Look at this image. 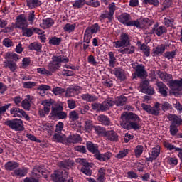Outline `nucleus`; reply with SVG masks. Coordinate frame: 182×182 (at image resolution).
<instances>
[{"label": "nucleus", "mask_w": 182, "mask_h": 182, "mask_svg": "<svg viewBox=\"0 0 182 182\" xmlns=\"http://www.w3.org/2000/svg\"><path fill=\"white\" fill-rule=\"evenodd\" d=\"M156 86L158 87V92L160 93L161 96L163 97H167L168 96V87L166 84L163 83V82H159L156 83Z\"/></svg>", "instance_id": "nucleus-16"}, {"label": "nucleus", "mask_w": 182, "mask_h": 182, "mask_svg": "<svg viewBox=\"0 0 182 182\" xmlns=\"http://www.w3.org/2000/svg\"><path fill=\"white\" fill-rule=\"evenodd\" d=\"M143 151H144V147L143 145H137L134 150L135 157H136V159H139V157L141 156V154H143Z\"/></svg>", "instance_id": "nucleus-43"}, {"label": "nucleus", "mask_w": 182, "mask_h": 182, "mask_svg": "<svg viewBox=\"0 0 182 182\" xmlns=\"http://www.w3.org/2000/svg\"><path fill=\"white\" fill-rule=\"evenodd\" d=\"M161 107L163 112H167V110H171L173 107L168 102L165 101L161 105Z\"/></svg>", "instance_id": "nucleus-59"}, {"label": "nucleus", "mask_w": 182, "mask_h": 182, "mask_svg": "<svg viewBox=\"0 0 182 182\" xmlns=\"http://www.w3.org/2000/svg\"><path fill=\"white\" fill-rule=\"evenodd\" d=\"M68 117L71 122H76V120L79 119V114L73 110L69 113Z\"/></svg>", "instance_id": "nucleus-53"}, {"label": "nucleus", "mask_w": 182, "mask_h": 182, "mask_svg": "<svg viewBox=\"0 0 182 182\" xmlns=\"http://www.w3.org/2000/svg\"><path fill=\"white\" fill-rule=\"evenodd\" d=\"M114 48L119 49V48H124V46H129L130 45V37L129 34L126 33H122L119 37V40L112 42Z\"/></svg>", "instance_id": "nucleus-6"}, {"label": "nucleus", "mask_w": 182, "mask_h": 182, "mask_svg": "<svg viewBox=\"0 0 182 182\" xmlns=\"http://www.w3.org/2000/svg\"><path fill=\"white\" fill-rule=\"evenodd\" d=\"M112 156H113L112 152L107 151L104 154H100V151L95 157L96 160H98L99 161H109V160L112 159Z\"/></svg>", "instance_id": "nucleus-17"}, {"label": "nucleus", "mask_w": 182, "mask_h": 182, "mask_svg": "<svg viewBox=\"0 0 182 182\" xmlns=\"http://www.w3.org/2000/svg\"><path fill=\"white\" fill-rule=\"evenodd\" d=\"M30 50H36V52H42V44L39 43H31L29 46Z\"/></svg>", "instance_id": "nucleus-41"}, {"label": "nucleus", "mask_w": 182, "mask_h": 182, "mask_svg": "<svg viewBox=\"0 0 182 182\" xmlns=\"http://www.w3.org/2000/svg\"><path fill=\"white\" fill-rule=\"evenodd\" d=\"M97 120L102 126H112V121L110 120V118L105 114H100L98 116Z\"/></svg>", "instance_id": "nucleus-27"}, {"label": "nucleus", "mask_w": 182, "mask_h": 182, "mask_svg": "<svg viewBox=\"0 0 182 182\" xmlns=\"http://www.w3.org/2000/svg\"><path fill=\"white\" fill-rule=\"evenodd\" d=\"M127 101V98L124 95H121L115 102L114 105L116 106H124L126 105V102Z\"/></svg>", "instance_id": "nucleus-47"}, {"label": "nucleus", "mask_w": 182, "mask_h": 182, "mask_svg": "<svg viewBox=\"0 0 182 182\" xmlns=\"http://www.w3.org/2000/svg\"><path fill=\"white\" fill-rule=\"evenodd\" d=\"M104 137H105L106 140H109V141H119V135L114 130L105 131Z\"/></svg>", "instance_id": "nucleus-15"}, {"label": "nucleus", "mask_w": 182, "mask_h": 182, "mask_svg": "<svg viewBox=\"0 0 182 182\" xmlns=\"http://www.w3.org/2000/svg\"><path fill=\"white\" fill-rule=\"evenodd\" d=\"M12 106L11 103L4 104L3 106H0V120H2V117L9 110V107Z\"/></svg>", "instance_id": "nucleus-46"}, {"label": "nucleus", "mask_w": 182, "mask_h": 182, "mask_svg": "<svg viewBox=\"0 0 182 182\" xmlns=\"http://www.w3.org/2000/svg\"><path fill=\"white\" fill-rule=\"evenodd\" d=\"M139 48L141 50H142L146 58H149V56H150V47L147 46V45L144 43L141 44Z\"/></svg>", "instance_id": "nucleus-51"}, {"label": "nucleus", "mask_w": 182, "mask_h": 182, "mask_svg": "<svg viewBox=\"0 0 182 182\" xmlns=\"http://www.w3.org/2000/svg\"><path fill=\"white\" fill-rule=\"evenodd\" d=\"M5 125L8 126L15 132H23L25 127H23V121L17 118L13 119H6Z\"/></svg>", "instance_id": "nucleus-5"}, {"label": "nucleus", "mask_w": 182, "mask_h": 182, "mask_svg": "<svg viewBox=\"0 0 182 182\" xmlns=\"http://www.w3.org/2000/svg\"><path fill=\"white\" fill-rule=\"evenodd\" d=\"M86 5L92 6V8H98V6H100V1H99V0L87 1Z\"/></svg>", "instance_id": "nucleus-56"}, {"label": "nucleus", "mask_w": 182, "mask_h": 182, "mask_svg": "<svg viewBox=\"0 0 182 182\" xmlns=\"http://www.w3.org/2000/svg\"><path fill=\"white\" fill-rule=\"evenodd\" d=\"M31 65V58H23L22 60V65L21 68H23V69H26V68L29 67V65Z\"/></svg>", "instance_id": "nucleus-63"}, {"label": "nucleus", "mask_w": 182, "mask_h": 182, "mask_svg": "<svg viewBox=\"0 0 182 182\" xmlns=\"http://www.w3.org/2000/svg\"><path fill=\"white\" fill-rule=\"evenodd\" d=\"M69 177V173L65 170H55L51 174V178L54 182H65Z\"/></svg>", "instance_id": "nucleus-7"}, {"label": "nucleus", "mask_w": 182, "mask_h": 182, "mask_svg": "<svg viewBox=\"0 0 182 182\" xmlns=\"http://www.w3.org/2000/svg\"><path fill=\"white\" fill-rule=\"evenodd\" d=\"M120 126L126 130H140L141 119L133 112H124L120 117Z\"/></svg>", "instance_id": "nucleus-1"}, {"label": "nucleus", "mask_w": 182, "mask_h": 182, "mask_svg": "<svg viewBox=\"0 0 182 182\" xmlns=\"http://www.w3.org/2000/svg\"><path fill=\"white\" fill-rule=\"evenodd\" d=\"M127 26H134L135 28H137V29H144V26H141L140 23V18L136 20H129Z\"/></svg>", "instance_id": "nucleus-33"}, {"label": "nucleus", "mask_w": 182, "mask_h": 182, "mask_svg": "<svg viewBox=\"0 0 182 182\" xmlns=\"http://www.w3.org/2000/svg\"><path fill=\"white\" fill-rule=\"evenodd\" d=\"M154 33L159 37L161 36L164 33H167V28L164 26H161Z\"/></svg>", "instance_id": "nucleus-50"}, {"label": "nucleus", "mask_w": 182, "mask_h": 182, "mask_svg": "<svg viewBox=\"0 0 182 182\" xmlns=\"http://www.w3.org/2000/svg\"><path fill=\"white\" fill-rule=\"evenodd\" d=\"M5 68H9L11 72H15L16 69H17L16 63L7 60L4 62Z\"/></svg>", "instance_id": "nucleus-36"}, {"label": "nucleus", "mask_w": 182, "mask_h": 182, "mask_svg": "<svg viewBox=\"0 0 182 182\" xmlns=\"http://www.w3.org/2000/svg\"><path fill=\"white\" fill-rule=\"evenodd\" d=\"M86 147L90 153L94 154V157H95V156L97 155L98 153L100 151L99 150V145L90 141H86Z\"/></svg>", "instance_id": "nucleus-14"}, {"label": "nucleus", "mask_w": 182, "mask_h": 182, "mask_svg": "<svg viewBox=\"0 0 182 182\" xmlns=\"http://www.w3.org/2000/svg\"><path fill=\"white\" fill-rule=\"evenodd\" d=\"M48 43L53 45V46H59L62 43V38L53 36L49 40Z\"/></svg>", "instance_id": "nucleus-42"}, {"label": "nucleus", "mask_w": 182, "mask_h": 182, "mask_svg": "<svg viewBox=\"0 0 182 182\" xmlns=\"http://www.w3.org/2000/svg\"><path fill=\"white\" fill-rule=\"evenodd\" d=\"M5 59H13L15 62H18V60L19 59V55L14 53H6L5 55Z\"/></svg>", "instance_id": "nucleus-49"}, {"label": "nucleus", "mask_w": 182, "mask_h": 182, "mask_svg": "<svg viewBox=\"0 0 182 182\" xmlns=\"http://www.w3.org/2000/svg\"><path fill=\"white\" fill-rule=\"evenodd\" d=\"M43 25L46 29H49L55 25V21L51 18H47L43 20Z\"/></svg>", "instance_id": "nucleus-44"}, {"label": "nucleus", "mask_w": 182, "mask_h": 182, "mask_svg": "<svg viewBox=\"0 0 182 182\" xmlns=\"http://www.w3.org/2000/svg\"><path fill=\"white\" fill-rule=\"evenodd\" d=\"M105 19H108L107 23H113V19H114V16L113 14H111V13H109V11H106L105 13H102L99 16V21L101 22H103Z\"/></svg>", "instance_id": "nucleus-22"}, {"label": "nucleus", "mask_w": 182, "mask_h": 182, "mask_svg": "<svg viewBox=\"0 0 182 182\" xmlns=\"http://www.w3.org/2000/svg\"><path fill=\"white\" fill-rule=\"evenodd\" d=\"M169 87L171 90H182V79L178 80H171L169 81Z\"/></svg>", "instance_id": "nucleus-19"}, {"label": "nucleus", "mask_w": 182, "mask_h": 182, "mask_svg": "<svg viewBox=\"0 0 182 182\" xmlns=\"http://www.w3.org/2000/svg\"><path fill=\"white\" fill-rule=\"evenodd\" d=\"M31 102H32V98H31L30 95H27L26 97L21 102V106L24 110H27V112L31 110Z\"/></svg>", "instance_id": "nucleus-28"}, {"label": "nucleus", "mask_w": 182, "mask_h": 182, "mask_svg": "<svg viewBox=\"0 0 182 182\" xmlns=\"http://www.w3.org/2000/svg\"><path fill=\"white\" fill-rule=\"evenodd\" d=\"M124 48L118 50L119 53H122V55H133L136 50V47L130 45L124 46Z\"/></svg>", "instance_id": "nucleus-24"}, {"label": "nucleus", "mask_w": 182, "mask_h": 182, "mask_svg": "<svg viewBox=\"0 0 182 182\" xmlns=\"http://www.w3.org/2000/svg\"><path fill=\"white\" fill-rule=\"evenodd\" d=\"M127 154H129V149H125L122 151H120L116 156V159H124V157H126V156H127Z\"/></svg>", "instance_id": "nucleus-57"}, {"label": "nucleus", "mask_w": 182, "mask_h": 182, "mask_svg": "<svg viewBox=\"0 0 182 182\" xmlns=\"http://www.w3.org/2000/svg\"><path fill=\"white\" fill-rule=\"evenodd\" d=\"M23 31V35L24 36H27V38H31V36H32V35H33V28H24L23 29H22Z\"/></svg>", "instance_id": "nucleus-58"}, {"label": "nucleus", "mask_w": 182, "mask_h": 182, "mask_svg": "<svg viewBox=\"0 0 182 182\" xmlns=\"http://www.w3.org/2000/svg\"><path fill=\"white\" fill-rule=\"evenodd\" d=\"M169 133L171 136H177V133H178V127L176 124H171L169 126Z\"/></svg>", "instance_id": "nucleus-52"}, {"label": "nucleus", "mask_w": 182, "mask_h": 182, "mask_svg": "<svg viewBox=\"0 0 182 182\" xmlns=\"http://www.w3.org/2000/svg\"><path fill=\"white\" fill-rule=\"evenodd\" d=\"M80 135L79 134H73V135H70L68 137L65 138V144H76L77 143H79L80 141Z\"/></svg>", "instance_id": "nucleus-26"}, {"label": "nucleus", "mask_w": 182, "mask_h": 182, "mask_svg": "<svg viewBox=\"0 0 182 182\" xmlns=\"http://www.w3.org/2000/svg\"><path fill=\"white\" fill-rule=\"evenodd\" d=\"M97 32H100V26L99 23H95L91 26L87 27L84 33L83 42L85 43H90V40L93 35H96Z\"/></svg>", "instance_id": "nucleus-4"}, {"label": "nucleus", "mask_w": 182, "mask_h": 182, "mask_svg": "<svg viewBox=\"0 0 182 182\" xmlns=\"http://www.w3.org/2000/svg\"><path fill=\"white\" fill-rule=\"evenodd\" d=\"M93 129L96 134H97L98 136H101L102 137H105V134L107 131L105 127H102L100 126H94Z\"/></svg>", "instance_id": "nucleus-39"}, {"label": "nucleus", "mask_w": 182, "mask_h": 182, "mask_svg": "<svg viewBox=\"0 0 182 182\" xmlns=\"http://www.w3.org/2000/svg\"><path fill=\"white\" fill-rule=\"evenodd\" d=\"M161 150V148L160 147V146H156L155 147L151 149V151H150L149 152V156H152L153 157H154L155 159H157V157H159V156H160V151Z\"/></svg>", "instance_id": "nucleus-35"}, {"label": "nucleus", "mask_w": 182, "mask_h": 182, "mask_svg": "<svg viewBox=\"0 0 182 182\" xmlns=\"http://www.w3.org/2000/svg\"><path fill=\"white\" fill-rule=\"evenodd\" d=\"M81 99L85 102H88V103H93V102H96V100H97V97L95 95L87 93L82 94L81 95Z\"/></svg>", "instance_id": "nucleus-31"}, {"label": "nucleus", "mask_w": 182, "mask_h": 182, "mask_svg": "<svg viewBox=\"0 0 182 182\" xmlns=\"http://www.w3.org/2000/svg\"><path fill=\"white\" fill-rule=\"evenodd\" d=\"M19 167V163L15 161H9L4 164V168L6 171H14Z\"/></svg>", "instance_id": "nucleus-21"}, {"label": "nucleus", "mask_w": 182, "mask_h": 182, "mask_svg": "<svg viewBox=\"0 0 182 182\" xmlns=\"http://www.w3.org/2000/svg\"><path fill=\"white\" fill-rule=\"evenodd\" d=\"M10 114L13 115V117H25L26 120H30L31 117L26 114V112L23 109L18 107H13L10 109Z\"/></svg>", "instance_id": "nucleus-9"}, {"label": "nucleus", "mask_w": 182, "mask_h": 182, "mask_svg": "<svg viewBox=\"0 0 182 182\" xmlns=\"http://www.w3.org/2000/svg\"><path fill=\"white\" fill-rule=\"evenodd\" d=\"M102 105L104 112H106V110H109L110 107L114 106V101H113L112 98H107L102 102Z\"/></svg>", "instance_id": "nucleus-29"}, {"label": "nucleus", "mask_w": 182, "mask_h": 182, "mask_svg": "<svg viewBox=\"0 0 182 182\" xmlns=\"http://www.w3.org/2000/svg\"><path fill=\"white\" fill-rule=\"evenodd\" d=\"M160 106L161 107V104L159 102H156L154 107L146 103L141 104L143 110L149 114H152V116H159V114H160Z\"/></svg>", "instance_id": "nucleus-8"}, {"label": "nucleus", "mask_w": 182, "mask_h": 182, "mask_svg": "<svg viewBox=\"0 0 182 182\" xmlns=\"http://www.w3.org/2000/svg\"><path fill=\"white\" fill-rule=\"evenodd\" d=\"M166 51V46L160 45L153 49V54L154 56H161L163 53Z\"/></svg>", "instance_id": "nucleus-32"}, {"label": "nucleus", "mask_w": 182, "mask_h": 182, "mask_svg": "<svg viewBox=\"0 0 182 182\" xmlns=\"http://www.w3.org/2000/svg\"><path fill=\"white\" fill-rule=\"evenodd\" d=\"M114 75L119 79V80H126V72L120 68H115L113 70Z\"/></svg>", "instance_id": "nucleus-23"}, {"label": "nucleus", "mask_w": 182, "mask_h": 182, "mask_svg": "<svg viewBox=\"0 0 182 182\" xmlns=\"http://www.w3.org/2000/svg\"><path fill=\"white\" fill-rule=\"evenodd\" d=\"M16 26L18 29H25L28 28V20L25 16V14H20L16 17Z\"/></svg>", "instance_id": "nucleus-10"}, {"label": "nucleus", "mask_w": 182, "mask_h": 182, "mask_svg": "<svg viewBox=\"0 0 182 182\" xmlns=\"http://www.w3.org/2000/svg\"><path fill=\"white\" fill-rule=\"evenodd\" d=\"M141 92L146 95H154V90L150 86L149 80H144L140 84Z\"/></svg>", "instance_id": "nucleus-11"}, {"label": "nucleus", "mask_w": 182, "mask_h": 182, "mask_svg": "<svg viewBox=\"0 0 182 182\" xmlns=\"http://www.w3.org/2000/svg\"><path fill=\"white\" fill-rule=\"evenodd\" d=\"M87 2V1L86 0H75L73 3V6L74 9H80V8H83L86 5Z\"/></svg>", "instance_id": "nucleus-40"}, {"label": "nucleus", "mask_w": 182, "mask_h": 182, "mask_svg": "<svg viewBox=\"0 0 182 182\" xmlns=\"http://www.w3.org/2000/svg\"><path fill=\"white\" fill-rule=\"evenodd\" d=\"M50 115L51 117L59 120H65L68 117V113L63 111V104L62 102L53 103Z\"/></svg>", "instance_id": "nucleus-3"}, {"label": "nucleus", "mask_w": 182, "mask_h": 182, "mask_svg": "<svg viewBox=\"0 0 182 182\" xmlns=\"http://www.w3.org/2000/svg\"><path fill=\"white\" fill-rule=\"evenodd\" d=\"M28 174V168H17L12 173L11 176L13 177H16L17 178H22V177L26 176Z\"/></svg>", "instance_id": "nucleus-12"}, {"label": "nucleus", "mask_w": 182, "mask_h": 182, "mask_svg": "<svg viewBox=\"0 0 182 182\" xmlns=\"http://www.w3.org/2000/svg\"><path fill=\"white\" fill-rule=\"evenodd\" d=\"M170 122H172L171 124H175V126H181L182 125V119L181 116L176 114H171L169 117Z\"/></svg>", "instance_id": "nucleus-30"}, {"label": "nucleus", "mask_w": 182, "mask_h": 182, "mask_svg": "<svg viewBox=\"0 0 182 182\" xmlns=\"http://www.w3.org/2000/svg\"><path fill=\"white\" fill-rule=\"evenodd\" d=\"M52 92L53 93H54V95L58 96L59 95H62V93H65V88H62L60 87H56L53 89Z\"/></svg>", "instance_id": "nucleus-64"}, {"label": "nucleus", "mask_w": 182, "mask_h": 182, "mask_svg": "<svg viewBox=\"0 0 182 182\" xmlns=\"http://www.w3.org/2000/svg\"><path fill=\"white\" fill-rule=\"evenodd\" d=\"M79 90H80V87L77 85H73L67 88L65 92V97H75L79 95Z\"/></svg>", "instance_id": "nucleus-13"}, {"label": "nucleus", "mask_w": 182, "mask_h": 182, "mask_svg": "<svg viewBox=\"0 0 182 182\" xmlns=\"http://www.w3.org/2000/svg\"><path fill=\"white\" fill-rule=\"evenodd\" d=\"M127 178H130V180H136L139 178V175H137V173L134 172V171L131 170L127 173Z\"/></svg>", "instance_id": "nucleus-60"}, {"label": "nucleus", "mask_w": 182, "mask_h": 182, "mask_svg": "<svg viewBox=\"0 0 182 182\" xmlns=\"http://www.w3.org/2000/svg\"><path fill=\"white\" fill-rule=\"evenodd\" d=\"M54 141L57 143H62L63 144H66V136L65 135L62 136L59 134H55L53 136Z\"/></svg>", "instance_id": "nucleus-37"}, {"label": "nucleus", "mask_w": 182, "mask_h": 182, "mask_svg": "<svg viewBox=\"0 0 182 182\" xmlns=\"http://www.w3.org/2000/svg\"><path fill=\"white\" fill-rule=\"evenodd\" d=\"M92 110H97V112H104L103 105L101 103L95 102L91 105Z\"/></svg>", "instance_id": "nucleus-54"}, {"label": "nucleus", "mask_w": 182, "mask_h": 182, "mask_svg": "<svg viewBox=\"0 0 182 182\" xmlns=\"http://www.w3.org/2000/svg\"><path fill=\"white\" fill-rule=\"evenodd\" d=\"M77 163H79L82 167L87 168L90 167V164L87 162L86 159L79 158L77 159Z\"/></svg>", "instance_id": "nucleus-61"}, {"label": "nucleus", "mask_w": 182, "mask_h": 182, "mask_svg": "<svg viewBox=\"0 0 182 182\" xmlns=\"http://www.w3.org/2000/svg\"><path fill=\"white\" fill-rule=\"evenodd\" d=\"M130 19H132V16L129 13H123L118 16L119 22L122 23V25H125V26H127V23L130 21Z\"/></svg>", "instance_id": "nucleus-25"}, {"label": "nucleus", "mask_w": 182, "mask_h": 182, "mask_svg": "<svg viewBox=\"0 0 182 182\" xmlns=\"http://www.w3.org/2000/svg\"><path fill=\"white\" fill-rule=\"evenodd\" d=\"M27 6L30 9H33V8H38L42 5V2L39 0H26Z\"/></svg>", "instance_id": "nucleus-34"}, {"label": "nucleus", "mask_w": 182, "mask_h": 182, "mask_svg": "<svg viewBox=\"0 0 182 182\" xmlns=\"http://www.w3.org/2000/svg\"><path fill=\"white\" fill-rule=\"evenodd\" d=\"M176 55H177V51L176 50L167 51L164 53V58H166L168 60H170L171 59H174Z\"/></svg>", "instance_id": "nucleus-55"}, {"label": "nucleus", "mask_w": 182, "mask_h": 182, "mask_svg": "<svg viewBox=\"0 0 182 182\" xmlns=\"http://www.w3.org/2000/svg\"><path fill=\"white\" fill-rule=\"evenodd\" d=\"M108 56L109 58V64L111 68H114L116 63V57L114 56V53L110 51L108 53Z\"/></svg>", "instance_id": "nucleus-48"}, {"label": "nucleus", "mask_w": 182, "mask_h": 182, "mask_svg": "<svg viewBox=\"0 0 182 182\" xmlns=\"http://www.w3.org/2000/svg\"><path fill=\"white\" fill-rule=\"evenodd\" d=\"M164 23L166 28H173L174 23V20L173 18H164Z\"/></svg>", "instance_id": "nucleus-62"}, {"label": "nucleus", "mask_w": 182, "mask_h": 182, "mask_svg": "<svg viewBox=\"0 0 182 182\" xmlns=\"http://www.w3.org/2000/svg\"><path fill=\"white\" fill-rule=\"evenodd\" d=\"M53 106V104L51 102H46L44 104L43 109H40L38 110V114L40 117H45L46 115L49 114V112H50V108Z\"/></svg>", "instance_id": "nucleus-18"}, {"label": "nucleus", "mask_w": 182, "mask_h": 182, "mask_svg": "<svg viewBox=\"0 0 182 182\" xmlns=\"http://www.w3.org/2000/svg\"><path fill=\"white\" fill-rule=\"evenodd\" d=\"M139 22L141 26H144V29L146 26H151L154 23V21L150 20L149 18H139Z\"/></svg>", "instance_id": "nucleus-38"}, {"label": "nucleus", "mask_w": 182, "mask_h": 182, "mask_svg": "<svg viewBox=\"0 0 182 182\" xmlns=\"http://www.w3.org/2000/svg\"><path fill=\"white\" fill-rule=\"evenodd\" d=\"M48 65V69L43 68H37V73L44 76H52L58 69L62 66V63H69V58L66 55H53Z\"/></svg>", "instance_id": "nucleus-2"}, {"label": "nucleus", "mask_w": 182, "mask_h": 182, "mask_svg": "<svg viewBox=\"0 0 182 182\" xmlns=\"http://www.w3.org/2000/svg\"><path fill=\"white\" fill-rule=\"evenodd\" d=\"M76 28V23L70 24L69 23H66L63 27V31L65 32H68V33H72V32H75V29Z\"/></svg>", "instance_id": "nucleus-45"}, {"label": "nucleus", "mask_w": 182, "mask_h": 182, "mask_svg": "<svg viewBox=\"0 0 182 182\" xmlns=\"http://www.w3.org/2000/svg\"><path fill=\"white\" fill-rule=\"evenodd\" d=\"M135 75L137 76V77L141 78L146 77L147 76V71H146V68L143 64H139L137 65L135 70Z\"/></svg>", "instance_id": "nucleus-20"}]
</instances>
